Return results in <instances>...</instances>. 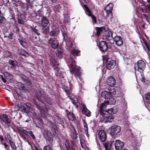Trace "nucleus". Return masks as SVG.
<instances>
[{"mask_svg":"<svg viewBox=\"0 0 150 150\" xmlns=\"http://www.w3.org/2000/svg\"><path fill=\"white\" fill-rule=\"evenodd\" d=\"M35 92L36 97L33 99V102L40 110L42 116L46 117L47 116L52 114V110L48 108L47 106L43 102V100L45 101V95L44 93L39 90H36Z\"/></svg>","mask_w":150,"mask_h":150,"instance_id":"nucleus-1","label":"nucleus"},{"mask_svg":"<svg viewBox=\"0 0 150 150\" xmlns=\"http://www.w3.org/2000/svg\"><path fill=\"white\" fill-rule=\"evenodd\" d=\"M60 30L65 40L67 46L68 47H71L73 44L71 41H70L68 39V33L66 27L64 25H62L61 26Z\"/></svg>","mask_w":150,"mask_h":150,"instance_id":"nucleus-2","label":"nucleus"},{"mask_svg":"<svg viewBox=\"0 0 150 150\" xmlns=\"http://www.w3.org/2000/svg\"><path fill=\"white\" fill-rule=\"evenodd\" d=\"M80 52V51H79L78 50L75 49L74 48L71 51V55L70 58L71 60V67L72 70H74L76 69V62L75 61H73V60L74 59V58L76 56H78L79 55V53Z\"/></svg>","mask_w":150,"mask_h":150,"instance_id":"nucleus-3","label":"nucleus"},{"mask_svg":"<svg viewBox=\"0 0 150 150\" xmlns=\"http://www.w3.org/2000/svg\"><path fill=\"white\" fill-rule=\"evenodd\" d=\"M146 64L142 60H139L135 64L134 69L140 73H142L146 68Z\"/></svg>","mask_w":150,"mask_h":150,"instance_id":"nucleus-4","label":"nucleus"},{"mask_svg":"<svg viewBox=\"0 0 150 150\" xmlns=\"http://www.w3.org/2000/svg\"><path fill=\"white\" fill-rule=\"evenodd\" d=\"M1 122L2 124L6 128H8L10 126L9 125L11 123V120L6 114H4L2 115V117L0 118Z\"/></svg>","mask_w":150,"mask_h":150,"instance_id":"nucleus-5","label":"nucleus"},{"mask_svg":"<svg viewBox=\"0 0 150 150\" xmlns=\"http://www.w3.org/2000/svg\"><path fill=\"white\" fill-rule=\"evenodd\" d=\"M44 137L46 141L49 144H52L53 139V136L49 131L45 130L43 133Z\"/></svg>","mask_w":150,"mask_h":150,"instance_id":"nucleus-6","label":"nucleus"},{"mask_svg":"<svg viewBox=\"0 0 150 150\" xmlns=\"http://www.w3.org/2000/svg\"><path fill=\"white\" fill-rule=\"evenodd\" d=\"M110 129V134L112 136H113L117 135L120 132L121 127L119 126L115 125L111 127Z\"/></svg>","mask_w":150,"mask_h":150,"instance_id":"nucleus-7","label":"nucleus"},{"mask_svg":"<svg viewBox=\"0 0 150 150\" xmlns=\"http://www.w3.org/2000/svg\"><path fill=\"white\" fill-rule=\"evenodd\" d=\"M48 43L50 44L51 47L54 49H56L58 47L59 41L57 38H51L48 41Z\"/></svg>","mask_w":150,"mask_h":150,"instance_id":"nucleus-8","label":"nucleus"},{"mask_svg":"<svg viewBox=\"0 0 150 150\" xmlns=\"http://www.w3.org/2000/svg\"><path fill=\"white\" fill-rule=\"evenodd\" d=\"M113 142H114L113 143L115 147L117 150H121L124 146V143L119 140H116L115 143L114 141Z\"/></svg>","mask_w":150,"mask_h":150,"instance_id":"nucleus-9","label":"nucleus"},{"mask_svg":"<svg viewBox=\"0 0 150 150\" xmlns=\"http://www.w3.org/2000/svg\"><path fill=\"white\" fill-rule=\"evenodd\" d=\"M98 138L99 140L103 142H105L107 138V135L104 130H100L98 133Z\"/></svg>","mask_w":150,"mask_h":150,"instance_id":"nucleus-10","label":"nucleus"},{"mask_svg":"<svg viewBox=\"0 0 150 150\" xmlns=\"http://www.w3.org/2000/svg\"><path fill=\"white\" fill-rule=\"evenodd\" d=\"M116 65V62L111 59H108L106 61V66L107 68L109 69H112Z\"/></svg>","mask_w":150,"mask_h":150,"instance_id":"nucleus-11","label":"nucleus"},{"mask_svg":"<svg viewBox=\"0 0 150 150\" xmlns=\"http://www.w3.org/2000/svg\"><path fill=\"white\" fill-rule=\"evenodd\" d=\"M116 92L114 90L112 92L111 91L109 92L104 91L101 94V96L103 98L106 99H108L110 98V96L115 94Z\"/></svg>","mask_w":150,"mask_h":150,"instance_id":"nucleus-12","label":"nucleus"},{"mask_svg":"<svg viewBox=\"0 0 150 150\" xmlns=\"http://www.w3.org/2000/svg\"><path fill=\"white\" fill-rule=\"evenodd\" d=\"M50 127L51 128V130L54 136L57 137L59 134V132L57 129V127L55 125L52 123H50Z\"/></svg>","mask_w":150,"mask_h":150,"instance_id":"nucleus-13","label":"nucleus"},{"mask_svg":"<svg viewBox=\"0 0 150 150\" xmlns=\"http://www.w3.org/2000/svg\"><path fill=\"white\" fill-rule=\"evenodd\" d=\"M109 105L107 101H105L103 103L101 104L100 105L99 109V112L102 115H103L104 113L105 112V110H107L106 109L107 106Z\"/></svg>","mask_w":150,"mask_h":150,"instance_id":"nucleus-14","label":"nucleus"},{"mask_svg":"<svg viewBox=\"0 0 150 150\" xmlns=\"http://www.w3.org/2000/svg\"><path fill=\"white\" fill-rule=\"evenodd\" d=\"M109 105L107 101H105L103 103L101 104L100 105L99 109V112L102 115H103L104 113L105 112V110H107L106 109L107 106Z\"/></svg>","mask_w":150,"mask_h":150,"instance_id":"nucleus-15","label":"nucleus"},{"mask_svg":"<svg viewBox=\"0 0 150 150\" xmlns=\"http://www.w3.org/2000/svg\"><path fill=\"white\" fill-rule=\"evenodd\" d=\"M99 47L101 51L103 52H105L107 50L108 46L105 41H102L100 42Z\"/></svg>","mask_w":150,"mask_h":150,"instance_id":"nucleus-16","label":"nucleus"},{"mask_svg":"<svg viewBox=\"0 0 150 150\" xmlns=\"http://www.w3.org/2000/svg\"><path fill=\"white\" fill-rule=\"evenodd\" d=\"M84 9L86 13L89 16H91L92 19L96 23V17L92 14V13L88 8L86 5L84 6Z\"/></svg>","mask_w":150,"mask_h":150,"instance_id":"nucleus-17","label":"nucleus"},{"mask_svg":"<svg viewBox=\"0 0 150 150\" xmlns=\"http://www.w3.org/2000/svg\"><path fill=\"white\" fill-rule=\"evenodd\" d=\"M113 40L115 42L117 45L121 46L123 43V41L122 38L119 36L116 35L114 38Z\"/></svg>","mask_w":150,"mask_h":150,"instance_id":"nucleus-18","label":"nucleus"},{"mask_svg":"<svg viewBox=\"0 0 150 150\" xmlns=\"http://www.w3.org/2000/svg\"><path fill=\"white\" fill-rule=\"evenodd\" d=\"M114 142H107L104 143L103 146L105 147V150H114L112 147V145Z\"/></svg>","mask_w":150,"mask_h":150,"instance_id":"nucleus-19","label":"nucleus"},{"mask_svg":"<svg viewBox=\"0 0 150 150\" xmlns=\"http://www.w3.org/2000/svg\"><path fill=\"white\" fill-rule=\"evenodd\" d=\"M113 6V4L110 3L107 5L105 7L104 10L106 11V13L107 14L106 15L107 16H108V14H111Z\"/></svg>","mask_w":150,"mask_h":150,"instance_id":"nucleus-20","label":"nucleus"},{"mask_svg":"<svg viewBox=\"0 0 150 150\" xmlns=\"http://www.w3.org/2000/svg\"><path fill=\"white\" fill-rule=\"evenodd\" d=\"M107 82L108 85L111 86H113L115 84V80L112 76L108 77Z\"/></svg>","mask_w":150,"mask_h":150,"instance_id":"nucleus-21","label":"nucleus"},{"mask_svg":"<svg viewBox=\"0 0 150 150\" xmlns=\"http://www.w3.org/2000/svg\"><path fill=\"white\" fill-rule=\"evenodd\" d=\"M59 30L58 28H56L50 31L49 33L50 35L51 36H57L59 33Z\"/></svg>","mask_w":150,"mask_h":150,"instance_id":"nucleus-22","label":"nucleus"},{"mask_svg":"<svg viewBox=\"0 0 150 150\" xmlns=\"http://www.w3.org/2000/svg\"><path fill=\"white\" fill-rule=\"evenodd\" d=\"M82 113L87 117L90 116V114L91 113L90 111L87 109L86 106L84 105L82 106Z\"/></svg>","mask_w":150,"mask_h":150,"instance_id":"nucleus-23","label":"nucleus"},{"mask_svg":"<svg viewBox=\"0 0 150 150\" xmlns=\"http://www.w3.org/2000/svg\"><path fill=\"white\" fill-rule=\"evenodd\" d=\"M117 110L116 107L111 108L105 110V112H107L110 115L113 114L117 112Z\"/></svg>","mask_w":150,"mask_h":150,"instance_id":"nucleus-24","label":"nucleus"},{"mask_svg":"<svg viewBox=\"0 0 150 150\" xmlns=\"http://www.w3.org/2000/svg\"><path fill=\"white\" fill-rule=\"evenodd\" d=\"M41 26L42 27H47V24L49 23V20L45 17H42L41 18Z\"/></svg>","mask_w":150,"mask_h":150,"instance_id":"nucleus-25","label":"nucleus"},{"mask_svg":"<svg viewBox=\"0 0 150 150\" xmlns=\"http://www.w3.org/2000/svg\"><path fill=\"white\" fill-rule=\"evenodd\" d=\"M113 33L111 31H108L106 34V38L108 41H110L114 39V37H113Z\"/></svg>","mask_w":150,"mask_h":150,"instance_id":"nucleus-26","label":"nucleus"},{"mask_svg":"<svg viewBox=\"0 0 150 150\" xmlns=\"http://www.w3.org/2000/svg\"><path fill=\"white\" fill-rule=\"evenodd\" d=\"M17 52L18 54L25 56H27L29 55L28 53L22 49H18L17 50Z\"/></svg>","mask_w":150,"mask_h":150,"instance_id":"nucleus-27","label":"nucleus"},{"mask_svg":"<svg viewBox=\"0 0 150 150\" xmlns=\"http://www.w3.org/2000/svg\"><path fill=\"white\" fill-rule=\"evenodd\" d=\"M7 142L9 144L13 150H16V147L14 142L10 139L7 140Z\"/></svg>","mask_w":150,"mask_h":150,"instance_id":"nucleus-28","label":"nucleus"},{"mask_svg":"<svg viewBox=\"0 0 150 150\" xmlns=\"http://www.w3.org/2000/svg\"><path fill=\"white\" fill-rule=\"evenodd\" d=\"M24 81L27 84V85L28 86V87H30L31 86V82L30 80L28 79L27 77L25 76H23V77H22Z\"/></svg>","mask_w":150,"mask_h":150,"instance_id":"nucleus-29","label":"nucleus"},{"mask_svg":"<svg viewBox=\"0 0 150 150\" xmlns=\"http://www.w3.org/2000/svg\"><path fill=\"white\" fill-rule=\"evenodd\" d=\"M49 27H43L41 30V32L44 34L46 35L49 33Z\"/></svg>","mask_w":150,"mask_h":150,"instance_id":"nucleus-30","label":"nucleus"},{"mask_svg":"<svg viewBox=\"0 0 150 150\" xmlns=\"http://www.w3.org/2000/svg\"><path fill=\"white\" fill-rule=\"evenodd\" d=\"M80 67H79V68H76V69L74 70H72L73 71H74L75 73V76L76 77L79 76L81 74V71L80 69Z\"/></svg>","mask_w":150,"mask_h":150,"instance_id":"nucleus-31","label":"nucleus"},{"mask_svg":"<svg viewBox=\"0 0 150 150\" xmlns=\"http://www.w3.org/2000/svg\"><path fill=\"white\" fill-rule=\"evenodd\" d=\"M55 121L58 123L62 124L64 122L63 119L57 116H55L54 117Z\"/></svg>","mask_w":150,"mask_h":150,"instance_id":"nucleus-32","label":"nucleus"},{"mask_svg":"<svg viewBox=\"0 0 150 150\" xmlns=\"http://www.w3.org/2000/svg\"><path fill=\"white\" fill-rule=\"evenodd\" d=\"M67 116L68 118L72 121H74L75 120V117L74 114L72 113H69L68 114Z\"/></svg>","mask_w":150,"mask_h":150,"instance_id":"nucleus-33","label":"nucleus"},{"mask_svg":"<svg viewBox=\"0 0 150 150\" xmlns=\"http://www.w3.org/2000/svg\"><path fill=\"white\" fill-rule=\"evenodd\" d=\"M109 100L107 101L109 105H113L115 103V100L113 97L109 98Z\"/></svg>","mask_w":150,"mask_h":150,"instance_id":"nucleus-34","label":"nucleus"},{"mask_svg":"<svg viewBox=\"0 0 150 150\" xmlns=\"http://www.w3.org/2000/svg\"><path fill=\"white\" fill-rule=\"evenodd\" d=\"M83 123L85 133L86 134H88V127L87 125L86 122L84 120H83Z\"/></svg>","mask_w":150,"mask_h":150,"instance_id":"nucleus-35","label":"nucleus"},{"mask_svg":"<svg viewBox=\"0 0 150 150\" xmlns=\"http://www.w3.org/2000/svg\"><path fill=\"white\" fill-rule=\"evenodd\" d=\"M50 62L52 66L55 65H59V63L54 59H51Z\"/></svg>","mask_w":150,"mask_h":150,"instance_id":"nucleus-36","label":"nucleus"},{"mask_svg":"<svg viewBox=\"0 0 150 150\" xmlns=\"http://www.w3.org/2000/svg\"><path fill=\"white\" fill-rule=\"evenodd\" d=\"M8 63L13 67L16 66L17 65V63L16 61H14L10 59L8 61Z\"/></svg>","mask_w":150,"mask_h":150,"instance_id":"nucleus-37","label":"nucleus"},{"mask_svg":"<svg viewBox=\"0 0 150 150\" xmlns=\"http://www.w3.org/2000/svg\"><path fill=\"white\" fill-rule=\"evenodd\" d=\"M97 30V34L98 36H99L101 32L103 31V28H96Z\"/></svg>","mask_w":150,"mask_h":150,"instance_id":"nucleus-38","label":"nucleus"},{"mask_svg":"<svg viewBox=\"0 0 150 150\" xmlns=\"http://www.w3.org/2000/svg\"><path fill=\"white\" fill-rule=\"evenodd\" d=\"M56 55L59 58H62L63 57V54L61 51H59L58 50L57 52Z\"/></svg>","mask_w":150,"mask_h":150,"instance_id":"nucleus-39","label":"nucleus"},{"mask_svg":"<svg viewBox=\"0 0 150 150\" xmlns=\"http://www.w3.org/2000/svg\"><path fill=\"white\" fill-rule=\"evenodd\" d=\"M20 110L21 111L26 112L27 113H29L30 111V108L26 107H25L23 110Z\"/></svg>","mask_w":150,"mask_h":150,"instance_id":"nucleus-40","label":"nucleus"},{"mask_svg":"<svg viewBox=\"0 0 150 150\" xmlns=\"http://www.w3.org/2000/svg\"><path fill=\"white\" fill-rule=\"evenodd\" d=\"M51 144H49V145L45 146L43 148V150H52Z\"/></svg>","mask_w":150,"mask_h":150,"instance_id":"nucleus-41","label":"nucleus"},{"mask_svg":"<svg viewBox=\"0 0 150 150\" xmlns=\"http://www.w3.org/2000/svg\"><path fill=\"white\" fill-rule=\"evenodd\" d=\"M144 44L145 46L144 47V48L145 49V50H147L146 51L147 52V53H148L149 52V51H150V49L149 47L146 42H145Z\"/></svg>","mask_w":150,"mask_h":150,"instance_id":"nucleus-42","label":"nucleus"},{"mask_svg":"<svg viewBox=\"0 0 150 150\" xmlns=\"http://www.w3.org/2000/svg\"><path fill=\"white\" fill-rule=\"evenodd\" d=\"M47 101V103L49 104L52 105V100L49 98H46V96H45V102Z\"/></svg>","mask_w":150,"mask_h":150,"instance_id":"nucleus-43","label":"nucleus"},{"mask_svg":"<svg viewBox=\"0 0 150 150\" xmlns=\"http://www.w3.org/2000/svg\"><path fill=\"white\" fill-rule=\"evenodd\" d=\"M21 107H20V109L21 110H23L25 107H26V104L23 103H20Z\"/></svg>","mask_w":150,"mask_h":150,"instance_id":"nucleus-44","label":"nucleus"},{"mask_svg":"<svg viewBox=\"0 0 150 150\" xmlns=\"http://www.w3.org/2000/svg\"><path fill=\"white\" fill-rule=\"evenodd\" d=\"M33 116L36 119L38 120L39 119V115L35 112L33 113Z\"/></svg>","mask_w":150,"mask_h":150,"instance_id":"nucleus-45","label":"nucleus"},{"mask_svg":"<svg viewBox=\"0 0 150 150\" xmlns=\"http://www.w3.org/2000/svg\"><path fill=\"white\" fill-rule=\"evenodd\" d=\"M11 55V52L8 51H6L5 52L4 56L6 57H10Z\"/></svg>","mask_w":150,"mask_h":150,"instance_id":"nucleus-46","label":"nucleus"},{"mask_svg":"<svg viewBox=\"0 0 150 150\" xmlns=\"http://www.w3.org/2000/svg\"><path fill=\"white\" fill-rule=\"evenodd\" d=\"M19 40V42L20 43V44L23 47H25L26 44V42L22 40Z\"/></svg>","mask_w":150,"mask_h":150,"instance_id":"nucleus-47","label":"nucleus"},{"mask_svg":"<svg viewBox=\"0 0 150 150\" xmlns=\"http://www.w3.org/2000/svg\"><path fill=\"white\" fill-rule=\"evenodd\" d=\"M9 22L10 24L14 25L16 23V21L13 18H12L10 19Z\"/></svg>","mask_w":150,"mask_h":150,"instance_id":"nucleus-48","label":"nucleus"},{"mask_svg":"<svg viewBox=\"0 0 150 150\" xmlns=\"http://www.w3.org/2000/svg\"><path fill=\"white\" fill-rule=\"evenodd\" d=\"M6 20L5 18L2 16H0V23H4L5 22Z\"/></svg>","mask_w":150,"mask_h":150,"instance_id":"nucleus-49","label":"nucleus"},{"mask_svg":"<svg viewBox=\"0 0 150 150\" xmlns=\"http://www.w3.org/2000/svg\"><path fill=\"white\" fill-rule=\"evenodd\" d=\"M19 130L23 132V133H24V134H26V135H28L29 132H28L26 130H25V129H23L21 128H20V129H19Z\"/></svg>","mask_w":150,"mask_h":150,"instance_id":"nucleus-50","label":"nucleus"},{"mask_svg":"<svg viewBox=\"0 0 150 150\" xmlns=\"http://www.w3.org/2000/svg\"><path fill=\"white\" fill-rule=\"evenodd\" d=\"M2 144H3L4 145V148L6 149V150H9L10 149L9 146H8L6 143H4L3 144L2 143Z\"/></svg>","mask_w":150,"mask_h":150,"instance_id":"nucleus-51","label":"nucleus"},{"mask_svg":"<svg viewBox=\"0 0 150 150\" xmlns=\"http://www.w3.org/2000/svg\"><path fill=\"white\" fill-rule=\"evenodd\" d=\"M36 15H35V16H42V12L40 11V10H39L38 11H37L36 13H35Z\"/></svg>","mask_w":150,"mask_h":150,"instance_id":"nucleus-52","label":"nucleus"},{"mask_svg":"<svg viewBox=\"0 0 150 150\" xmlns=\"http://www.w3.org/2000/svg\"><path fill=\"white\" fill-rule=\"evenodd\" d=\"M146 98L147 100L148 101L149 100L150 101V92L146 94Z\"/></svg>","mask_w":150,"mask_h":150,"instance_id":"nucleus-53","label":"nucleus"},{"mask_svg":"<svg viewBox=\"0 0 150 150\" xmlns=\"http://www.w3.org/2000/svg\"><path fill=\"white\" fill-rule=\"evenodd\" d=\"M18 23L20 24H23L24 23V22L23 20L20 19V18H18Z\"/></svg>","mask_w":150,"mask_h":150,"instance_id":"nucleus-54","label":"nucleus"},{"mask_svg":"<svg viewBox=\"0 0 150 150\" xmlns=\"http://www.w3.org/2000/svg\"><path fill=\"white\" fill-rule=\"evenodd\" d=\"M109 119V120L107 121L108 122H112L113 121V117L112 116H110V117H108Z\"/></svg>","mask_w":150,"mask_h":150,"instance_id":"nucleus-55","label":"nucleus"},{"mask_svg":"<svg viewBox=\"0 0 150 150\" xmlns=\"http://www.w3.org/2000/svg\"><path fill=\"white\" fill-rule=\"evenodd\" d=\"M26 104V107L27 108H30L31 109H32L33 106L31 105L29 103H27Z\"/></svg>","mask_w":150,"mask_h":150,"instance_id":"nucleus-56","label":"nucleus"},{"mask_svg":"<svg viewBox=\"0 0 150 150\" xmlns=\"http://www.w3.org/2000/svg\"><path fill=\"white\" fill-rule=\"evenodd\" d=\"M73 103L74 104V105L78 106V105L77 100V99H74L73 100V101H72Z\"/></svg>","mask_w":150,"mask_h":150,"instance_id":"nucleus-57","label":"nucleus"},{"mask_svg":"<svg viewBox=\"0 0 150 150\" xmlns=\"http://www.w3.org/2000/svg\"><path fill=\"white\" fill-rule=\"evenodd\" d=\"M141 81L143 82L144 84H146L147 83L145 81V78L143 77L142 76V78L141 79Z\"/></svg>","mask_w":150,"mask_h":150,"instance_id":"nucleus-58","label":"nucleus"},{"mask_svg":"<svg viewBox=\"0 0 150 150\" xmlns=\"http://www.w3.org/2000/svg\"><path fill=\"white\" fill-rule=\"evenodd\" d=\"M110 116H104V119L105 120V122L107 123L108 122H107L108 121V120H109L110 118H109L108 117H110Z\"/></svg>","mask_w":150,"mask_h":150,"instance_id":"nucleus-59","label":"nucleus"},{"mask_svg":"<svg viewBox=\"0 0 150 150\" xmlns=\"http://www.w3.org/2000/svg\"><path fill=\"white\" fill-rule=\"evenodd\" d=\"M13 35V34L12 33H11L9 34V35L8 37L9 39H12V36Z\"/></svg>","mask_w":150,"mask_h":150,"instance_id":"nucleus-60","label":"nucleus"},{"mask_svg":"<svg viewBox=\"0 0 150 150\" xmlns=\"http://www.w3.org/2000/svg\"><path fill=\"white\" fill-rule=\"evenodd\" d=\"M58 65H55L53 66H52L53 67L54 69V70H56L57 71H58Z\"/></svg>","mask_w":150,"mask_h":150,"instance_id":"nucleus-61","label":"nucleus"},{"mask_svg":"<svg viewBox=\"0 0 150 150\" xmlns=\"http://www.w3.org/2000/svg\"><path fill=\"white\" fill-rule=\"evenodd\" d=\"M28 6H30L31 5V3L30 2V0H25Z\"/></svg>","mask_w":150,"mask_h":150,"instance_id":"nucleus-62","label":"nucleus"},{"mask_svg":"<svg viewBox=\"0 0 150 150\" xmlns=\"http://www.w3.org/2000/svg\"><path fill=\"white\" fill-rule=\"evenodd\" d=\"M27 117H28V119L25 120V122H29L31 120V118L30 117L28 116Z\"/></svg>","mask_w":150,"mask_h":150,"instance_id":"nucleus-63","label":"nucleus"},{"mask_svg":"<svg viewBox=\"0 0 150 150\" xmlns=\"http://www.w3.org/2000/svg\"><path fill=\"white\" fill-rule=\"evenodd\" d=\"M33 31L36 34H37L38 35H40V33H38V31L36 30V29H33Z\"/></svg>","mask_w":150,"mask_h":150,"instance_id":"nucleus-64","label":"nucleus"}]
</instances>
